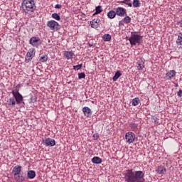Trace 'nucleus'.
<instances>
[{"mask_svg": "<svg viewBox=\"0 0 182 182\" xmlns=\"http://www.w3.org/2000/svg\"><path fill=\"white\" fill-rule=\"evenodd\" d=\"M107 16L109 19H114L116 18V11L111 10L107 13Z\"/></svg>", "mask_w": 182, "mask_h": 182, "instance_id": "obj_22", "label": "nucleus"}, {"mask_svg": "<svg viewBox=\"0 0 182 182\" xmlns=\"http://www.w3.org/2000/svg\"><path fill=\"white\" fill-rule=\"evenodd\" d=\"M120 76H122V72H120V70L117 71L112 77L113 82H116Z\"/></svg>", "mask_w": 182, "mask_h": 182, "instance_id": "obj_24", "label": "nucleus"}, {"mask_svg": "<svg viewBox=\"0 0 182 182\" xmlns=\"http://www.w3.org/2000/svg\"><path fill=\"white\" fill-rule=\"evenodd\" d=\"M177 45H182V33H179L176 40Z\"/></svg>", "mask_w": 182, "mask_h": 182, "instance_id": "obj_32", "label": "nucleus"}, {"mask_svg": "<svg viewBox=\"0 0 182 182\" xmlns=\"http://www.w3.org/2000/svg\"><path fill=\"white\" fill-rule=\"evenodd\" d=\"M115 14L117 16L123 17L124 16V14H126V9L123 7H117Z\"/></svg>", "mask_w": 182, "mask_h": 182, "instance_id": "obj_13", "label": "nucleus"}, {"mask_svg": "<svg viewBox=\"0 0 182 182\" xmlns=\"http://www.w3.org/2000/svg\"><path fill=\"white\" fill-rule=\"evenodd\" d=\"M29 43L34 48H38L41 45V38L39 37H32L29 40Z\"/></svg>", "mask_w": 182, "mask_h": 182, "instance_id": "obj_9", "label": "nucleus"}, {"mask_svg": "<svg viewBox=\"0 0 182 182\" xmlns=\"http://www.w3.org/2000/svg\"><path fill=\"white\" fill-rule=\"evenodd\" d=\"M177 25L180 26V28H182V20L177 22Z\"/></svg>", "mask_w": 182, "mask_h": 182, "instance_id": "obj_41", "label": "nucleus"}, {"mask_svg": "<svg viewBox=\"0 0 182 182\" xmlns=\"http://www.w3.org/2000/svg\"><path fill=\"white\" fill-rule=\"evenodd\" d=\"M14 180L16 182H23L25 181V176H23V173H21V172L19 173V174L16 175L14 176Z\"/></svg>", "mask_w": 182, "mask_h": 182, "instance_id": "obj_18", "label": "nucleus"}, {"mask_svg": "<svg viewBox=\"0 0 182 182\" xmlns=\"http://www.w3.org/2000/svg\"><path fill=\"white\" fill-rule=\"evenodd\" d=\"M21 8L25 14H33L36 11V1L35 0H23Z\"/></svg>", "mask_w": 182, "mask_h": 182, "instance_id": "obj_2", "label": "nucleus"}, {"mask_svg": "<svg viewBox=\"0 0 182 182\" xmlns=\"http://www.w3.org/2000/svg\"><path fill=\"white\" fill-rule=\"evenodd\" d=\"M174 86H175V87H178V83H175Z\"/></svg>", "mask_w": 182, "mask_h": 182, "instance_id": "obj_43", "label": "nucleus"}, {"mask_svg": "<svg viewBox=\"0 0 182 182\" xmlns=\"http://www.w3.org/2000/svg\"><path fill=\"white\" fill-rule=\"evenodd\" d=\"M82 112L86 117H90V116H92V109L89 108V107H84L82 108Z\"/></svg>", "mask_w": 182, "mask_h": 182, "instance_id": "obj_16", "label": "nucleus"}, {"mask_svg": "<svg viewBox=\"0 0 182 182\" xmlns=\"http://www.w3.org/2000/svg\"><path fill=\"white\" fill-rule=\"evenodd\" d=\"M129 127L132 129V130L133 132H137V129H138V128H137V124H136V123H131V124H129Z\"/></svg>", "mask_w": 182, "mask_h": 182, "instance_id": "obj_31", "label": "nucleus"}, {"mask_svg": "<svg viewBox=\"0 0 182 182\" xmlns=\"http://www.w3.org/2000/svg\"><path fill=\"white\" fill-rule=\"evenodd\" d=\"M93 137L94 140H97V139H99V134H94Z\"/></svg>", "mask_w": 182, "mask_h": 182, "instance_id": "obj_39", "label": "nucleus"}, {"mask_svg": "<svg viewBox=\"0 0 182 182\" xmlns=\"http://www.w3.org/2000/svg\"><path fill=\"white\" fill-rule=\"evenodd\" d=\"M82 64H79L77 65H73V69L74 70H80V69H82Z\"/></svg>", "mask_w": 182, "mask_h": 182, "instance_id": "obj_34", "label": "nucleus"}, {"mask_svg": "<svg viewBox=\"0 0 182 182\" xmlns=\"http://www.w3.org/2000/svg\"><path fill=\"white\" fill-rule=\"evenodd\" d=\"M48 59H49V58L46 55H43L39 57V61L42 63L48 62Z\"/></svg>", "mask_w": 182, "mask_h": 182, "instance_id": "obj_28", "label": "nucleus"}, {"mask_svg": "<svg viewBox=\"0 0 182 182\" xmlns=\"http://www.w3.org/2000/svg\"><path fill=\"white\" fill-rule=\"evenodd\" d=\"M144 62L146 60L144 58H139L136 62V69L138 70H143L144 69Z\"/></svg>", "mask_w": 182, "mask_h": 182, "instance_id": "obj_12", "label": "nucleus"}, {"mask_svg": "<svg viewBox=\"0 0 182 182\" xmlns=\"http://www.w3.org/2000/svg\"><path fill=\"white\" fill-rule=\"evenodd\" d=\"M122 21L124 22L125 23H130L132 22V18L129 16H126L123 19Z\"/></svg>", "mask_w": 182, "mask_h": 182, "instance_id": "obj_33", "label": "nucleus"}, {"mask_svg": "<svg viewBox=\"0 0 182 182\" xmlns=\"http://www.w3.org/2000/svg\"><path fill=\"white\" fill-rule=\"evenodd\" d=\"M31 103H35V102H36V97H31Z\"/></svg>", "mask_w": 182, "mask_h": 182, "instance_id": "obj_38", "label": "nucleus"}, {"mask_svg": "<svg viewBox=\"0 0 182 182\" xmlns=\"http://www.w3.org/2000/svg\"><path fill=\"white\" fill-rule=\"evenodd\" d=\"M90 25L91 28H94V29H97V28H99V26H100V18L92 19L90 23Z\"/></svg>", "mask_w": 182, "mask_h": 182, "instance_id": "obj_11", "label": "nucleus"}, {"mask_svg": "<svg viewBox=\"0 0 182 182\" xmlns=\"http://www.w3.org/2000/svg\"><path fill=\"white\" fill-rule=\"evenodd\" d=\"M142 36L134 33H131V38H129L131 46H136V45H140L141 43Z\"/></svg>", "mask_w": 182, "mask_h": 182, "instance_id": "obj_3", "label": "nucleus"}, {"mask_svg": "<svg viewBox=\"0 0 182 182\" xmlns=\"http://www.w3.org/2000/svg\"><path fill=\"white\" fill-rule=\"evenodd\" d=\"M177 96H178V97H182V90H179L178 93H177Z\"/></svg>", "mask_w": 182, "mask_h": 182, "instance_id": "obj_37", "label": "nucleus"}, {"mask_svg": "<svg viewBox=\"0 0 182 182\" xmlns=\"http://www.w3.org/2000/svg\"><path fill=\"white\" fill-rule=\"evenodd\" d=\"M125 140L129 144L133 143L136 140V134L132 132L125 134Z\"/></svg>", "mask_w": 182, "mask_h": 182, "instance_id": "obj_5", "label": "nucleus"}, {"mask_svg": "<svg viewBox=\"0 0 182 182\" xmlns=\"http://www.w3.org/2000/svg\"><path fill=\"white\" fill-rule=\"evenodd\" d=\"M51 18H53V19H55V21H60V16L58 14V13H53L51 15Z\"/></svg>", "mask_w": 182, "mask_h": 182, "instance_id": "obj_30", "label": "nucleus"}, {"mask_svg": "<svg viewBox=\"0 0 182 182\" xmlns=\"http://www.w3.org/2000/svg\"><path fill=\"white\" fill-rule=\"evenodd\" d=\"M154 122L155 124H160V122H159V118L158 117L154 118Z\"/></svg>", "mask_w": 182, "mask_h": 182, "instance_id": "obj_36", "label": "nucleus"}, {"mask_svg": "<svg viewBox=\"0 0 182 182\" xmlns=\"http://www.w3.org/2000/svg\"><path fill=\"white\" fill-rule=\"evenodd\" d=\"M156 171L157 174H160L161 176H163L165 173H166L167 169L165 168L164 166L160 165L157 167L156 169Z\"/></svg>", "mask_w": 182, "mask_h": 182, "instance_id": "obj_14", "label": "nucleus"}, {"mask_svg": "<svg viewBox=\"0 0 182 182\" xmlns=\"http://www.w3.org/2000/svg\"><path fill=\"white\" fill-rule=\"evenodd\" d=\"M122 25H123L122 22V21H119V26H122Z\"/></svg>", "mask_w": 182, "mask_h": 182, "instance_id": "obj_42", "label": "nucleus"}, {"mask_svg": "<svg viewBox=\"0 0 182 182\" xmlns=\"http://www.w3.org/2000/svg\"><path fill=\"white\" fill-rule=\"evenodd\" d=\"M55 9H60V8H62V5H60V4H56V5L55 6Z\"/></svg>", "mask_w": 182, "mask_h": 182, "instance_id": "obj_40", "label": "nucleus"}, {"mask_svg": "<svg viewBox=\"0 0 182 182\" xmlns=\"http://www.w3.org/2000/svg\"><path fill=\"white\" fill-rule=\"evenodd\" d=\"M21 171H22V166L21 165L15 166L12 170L14 177L15 176H18V174H19L21 173Z\"/></svg>", "mask_w": 182, "mask_h": 182, "instance_id": "obj_15", "label": "nucleus"}, {"mask_svg": "<svg viewBox=\"0 0 182 182\" xmlns=\"http://www.w3.org/2000/svg\"><path fill=\"white\" fill-rule=\"evenodd\" d=\"M35 53H36L35 48L29 49L26 55V62H31V60L35 57Z\"/></svg>", "mask_w": 182, "mask_h": 182, "instance_id": "obj_8", "label": "nucleus"}, {"mask_svg": "<svg viewBox=\"0 0 182 182\" xmlns=\"http://www.w3.org/2000/svg\"><path fill=\"white\" fill-rule=\"evenodd\" d=\"M27 177L30 180H33V178H35V177H36V172H35V171H33V170L28 171L27 173Z\"/></svg>", "mask_w": 182, "mask_h": 182, "instance_id": "obj_19", "label": "nucleus"}, {"mask_svg": "<svg viewBox=\"0 0 182 182\" xmlns=\"http://www.w3.org/2000/svg\"><path fill=\"white\" fill-rule=\"evenodd\" d=\"M47 26L50 28V31H58L59 29V23L55 20L48 21Z\"/></svg>", "mask_w": 182, "mask_h": 182, "instance_id": "obj_6", "label": "nucleus"}, {"mask_svg": "<svg viewBox=\"0 0 182 182\" xmlns=\"http://www.w3.org/2000/svg\"><path fill=\"white\" fill-rule=\"evenodd\" d=\"M103 12V9L102 8V6H98L95 8V12L93 15H98V14H102Z\"/></svg>", "mask_w": 182, "mask_h": 182, "instance_id": "obj_25", "label": "nucleus"}, {"mask_svg": "<svg viewBox=\"0 0 182 182\" xmlns=\"http://www.w3.org/2000/svg\"><path fill=\"white\" fill-rule=\"evenodd\" d=\"M85 77H86V74H85V73H78V79H85Z\"/></svg>", "mask_w": 182, "mask_h": 182, "instance_id": "obj_35", "label": "nucleus"}, {"mask_svg": "<svg viewBox=\"0 0 182 182\" xmlns=\"http://www.w3.org/2000/svg\"><path fill=\"white\" fill-rule=\"evenodd\" d=\"M139 103H140V99L139 97H135L132 101V106H138Z\"/></svg>", "mask_w": 182, "mask_h": 182, "instance_id": "obj_27", "label": "nucleus"}, {"mask_svg": "<svg viewBox=\"0 0 182 182\" xmlns=\"http://www.w3.org/2000/svg\"><path fill=\"white\" fill-rule=\"evenodd\" d=\"M102 38L105 42H109L112 40V36L110 34H104Z\"/></svg>", "mask_w": 182, "mask_h": 182, "instance_id": "obj_26", "label": "nucleus"}, {"mask_svg": "<svg viewBox=\"0 0 182 182\" xmlns=\"http://www.w3.org/2000/svg\"><path fill=\"white\" fill-rule=\"evenodd\" d=\"M132 5L134 6V8H139L140 5H141V4L140 3V0H134Z\"/></svg>", "mask_w": 182, "mask_h": 182, "instance_id": "obj_29", "label": "nucleus"}, {"mask_svg": "<svg viewBox=\"0 0 182 182\" xmlns=\"http://www.w3.org/2000/svg\"><path fill=\"white\" fill-rule=\"evenodd\" d=\"M176 75H177V72H176V70H170L166 73L164 79H165V80H173V79L176 77Z\"/></svg>", "mask_w": 182, "mask_h": 182, "instance_id": "obj_7", "label": "nucleus"}, {"mask_svg": "<svg viewBox=\"0 0 182 182\" xmlns=\"http://www.w3.org/2000/svg\"><path fill=\"white\" fill-rule=\"evenodd\" d=\"M73 56H75V53H73L72 50L64 52V58H65V59L68 60L73 59Z\"/></svg>", "mask_w": 182, "mask_h": 182, "instance_id": "obj_17", "label": "nucleus"}, {"mask_svg": "<svg viewBox=\"0 0 182 182\" xmlns=\"http://www.w3.org/2000/svg\"><path fill=\"white\" fill-rule=\"evenodd\" d=\"M44 144L47 147H53L56 144V141L52 138H46L44 141Z\"/></svg>", "mask_w": 182, "mask_h": 182, "instance_id": "obj_10", "label": "nucleus"}, {"mask_svg": "<svg viewBox=\"0 0 182 182\" xmlns=\"http://www.w3.org/2000/svg\"><path fill=\"white\" fill-rule=\"evenodd\" d=\"M124 181L127 182H144V173L142 171H133L128 169L124 173Z\"/></svg>", "mask_w": 182, "mask_h": 182, "instance_id": "obj_1", "label": "nucleus"}, {"mask_svg": "<svg viewBox=\"0 0 182 182\" xmlns=\"http://www.w3.org/2000/svg\"><path fill=\"white\" fill-rule=\"evenodd\" d=\"M118 4H121V5H123V4H124L125 5L129 6V8H132L133 6V4L130 3V0H124L118 1Z\"/></svg>", "mask_w": 182, "mask_h": 182, "instance_id": "obj_23", "label": "nucleus"}, {"mask_svg": "<svg viewBox=\"0 0 182 182\" xmlns=\"http://www.w3.org/2000/svg\"><path fill=\"white\" fill-rule=\"evenodd\" d=\"M92 163H93V164H102V159L100 157L98 156H94L92 160H91Z\"/></svg>", "mask_w": 182, "mask_h": 182, "instance_id": "obj_20", "label": "nucleus"}, {"mask_svg": "<svg viewBox=\"0 0 182 182\" xmlns=\"http://www.w3.org/2000/svg\"><path fill=\"white\" fill-rule=\"evenodd\" d=\"M7 103L9 106H15V105H17V102L14 98V97H11L7 100Z\"/></svg>", "mask_w": 182, "mask_h": 182, "instance_id": "obj_21", "label": "nucleus"}, {"mask_svg": "<svg viewBox=\"0 0 182 182\" xmlns=\"http://www.w3.org/2000/svg\"><path fill=\"white\" fill-rule=\"evenodd\" d=\"M11 94L13 95V97H14L17 105H25V102H23V96L21 95L19 90H13L11 91Z\"/></svg>", "mask_w": 182, "mask_h": 182, "instance_id": "obj_4", "label": "nucleus"}]
</instances>
